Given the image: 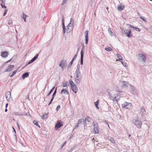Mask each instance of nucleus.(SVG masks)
<instances>
[{"mask_svg": "<svg viewBox=\"0 0 152 152\" xmlns=\"http://www.w3.org/2000/svg\"><path fill=\"white\" fill-rule=\"evenodd\" d=\"M75 74H76V77H74L75 83H79L81 81L82 78V75L80 70L76 69Z\"/></svg>", "mask_w": 152, "mask_h": 152, "instance_id": "f257e3e1", "label": "nucleus"}, {"mask_svg": "<svg viewBox=\"0 0 152 152\" xmlns=\"http://www.w3.org/2000/svg\"><path fill=\"white\" fill-rule=\"evenodd\" d=\"M132 121L134 124L138 128L141 127L142 123L141 121L137 118H134Z\"/></svg>", "mask_w": 152, "mask_h": 152, "instance_id": "f03ea898", "label": "nucleus"}, {"mask_svg": "<svg viewBox=\"0 0 152 152\" xmlns=\"http://www.w3.org/2000/svg\"><path fill=\"white\" fill-rule=\"evenodd\" d=\"M138 56L140 60L143 61V63H145L146 60V56L143 54H138Z\"/></svg>", "mask_w": 152, "mask_h": 152, "instance_id": "7ed1b4c3", "label": "nucleus"}, {"mask_svg": "<svg viewBox=\"0 0 152 152\" xmlns=\"http://www.w3.org/2000/svg\"><path fill=\"white\" fill-rule=\"evenodd\" d=\"M131 106V103H128L126 102H125L124 104L121 105V106L122 108H124L126 107V109L129 108Z\"/></svg>", "mask_w": 152, "mask_h": 152, "instance_id": "20e7f679", "label": "nucleus"}, {"mask_svg": "<svg viewBox=\"0 0 152 152\" xmlns=\"http://www.w3.org/2000/svg\"><path fill=\"white\" fill-rule=\"evenodd\" d=\"M82 46V48L81 51L80 64L81 65L83 64V49L84 48V44H83Z\"/></svg>", "mask_w": 152, "mask_h": 152, "instance_id": "39448f33", "label": "nucleus"}, {"mask_svg": "<svg viewBox=\"0 0 152 152\" xmlns=\"http://www.w3.org/2000/svg\"><path fill=\"white\" fill-rule=\"evenodd\" d=\"M62 23L63 29V34H65L66 32V27L64 25V16L63 15H62Z\"/></svg>", "mask_w": 152, "mask_h": 152, "instance_id": "423d86ee", "label": "nucleus"}, {"mask_svg": "<svg viewBox=\"0 0 152 152\" xmlns=\"http://www.w3.org/2000/svg\"><path fill=\"white\" fill-rule=\"evenodd\" d=\"M11 94V92L9 91H7L6 93L5 96L6 98L8 101H10Z\"/></svg>", "mask_w": 152, "mask_h": 152, "instance_id": "0eeeda50", "label": "nucleus"}, {"mask_svg": "<svg viewBox=\"0 0 152 152\" xmlns=\"http://www.w3.org/2000/svg\"><path fill=\"white\" fill-rule=\"evenodd\" d=\"M14 66L13 65H10L9 66L8 68L6 69L5 72H9L13 70Z\"/></svg>", "mask_w": 152, "mask_h": 152, "instance_id": "6e6552de", "label": "nucleus"}, {"mask_svg": "<svg viewBox=\"0 0 152 152\" xmlns=\"http://www.w3.org/2000/svg\"><path fill=\"white\" fill-rule=\"evenodd\" d=\"M63 124L61 122H58L56 124L55 128L56 129H58V128L61 127Z\"/></svg>", "mask_w": 152, "mask_h": 152, "instance_id": "1a4fd4ad", "label": "nucleus"}, {"mask_svg": "<svg viewBox=\"0 0 152 152\" xmlns=\"http://www.w3.org/2000/svg\"><path fill=\"white\" fill-rule=\"evenodd\" d=\"M61 63L62 64V68L63 70L67 66V63L66 61L62 60L61 61Z\"/></svg>", "mask_w": 152, "mask_h": 152, "instance_id": "9d476101", "label": "nucleus"}, {"mask_svg": "<svg viewBox=\"0 0 152 152\" xmlns=\"http://www.w3.org/2000/svg\"><path fill=\"white\" fill-rule=\"evenodd\" d=\"M71 89L75 93H76L77 91V88L75 84L71 86Z\"/></svg>", "mask_w": 152, "mask_h": 152, "instance_id": "9b49d317", "label": "nucleus"}, {"mask_svg": "<svg viewBox=\"0 0 152 152\" xmlns=\"http://www.w3.org/2000/svg\"><path fill=\"white\" fill-rule=\"evenodd\" d=\"M8 52L6 51L2 52L1 54V56L2 57H6L8 55Z\"/></svg>", "mask_w": 152, "mask_h": 152, "instance_id": "f8f14e48", "label": "nucleus"}, {"mask_svg": "<svg viewBox=\"0 0 152 152\" xmlns=\"http://www.w3.org/2000/svg\"><path fill=\"white\" fill-rule=\"evenodd\" d=\"M131 31L130 30H129V31H127V33L126 34V35L129 37H132V34H131Z\"/></svg>", "mask_w": 152, "mask_h": 152, "instance_id": "ddd939ff", "label": "nucleus"}, {"mask_svg": "<svg viewBox=\"0 0 152 152\" xmlns=\"http://www.w3.org/2000/svg\"><path fill=\"white\" fill-rule=\"evenodd\" d=\"M122 83L123 84V87L124 88H127L129 86V84H128L126 82L124 81H123L122 82Z\"/></svg>", "mask_w": 152, "mask_h": 152, "instance_id": "4468645a", "label": "nucleus"}, {"mask_svg": "<svg viewBox=\"0 0 152 152\" xmlns=\"http://www.w3.org/2000/svg\"><path fill=\"white\" fill-rule=\"evenodd\" d=\"M29 76V74L28 72H26L23 73L22 75V77L23 79H24L25 78L28 77Z\"/></svg>", "mask_w": 152, "mask_h": 152, "instance_id": "2eb2a0df", "label": "nucleus"}, {"mask_svg": "<svg viewBox=\"0 0 152 152\" xmlns=\"http://www.w3.org/2000/svg\"><path fill=\"white\" fill-rule=\"evenodd\" d=\"M68 90H66V89L65 90L64 89H62L61 91V94H62L64 93V94H69V92L68 91Z\"/></svg>", "mask_w": 152, "mask_h": 152, "instance_id": "dca6fc26", "label": "nucleus"}, {"mask_svg": "<svg viewBox=\"0 0 152 152\" xmlns=\"http://www.w3.org/2000/svg\"><path fill=\"white\" fill-rule=\"evenodd\" d=\"M120 98V96L118 95H115V96L114 98V101H116L117 102L119 100Z\"/></svg>", "mask_w": 152, "mask_h": 152, "instance_id": "f3484780", "label": "nucleus"}, {"mask_svg": "<svg viewBox=\"0 0 152 152\" xmlns=\"http://www.w3.org/2000/svg\"><path fill=\"white\" fill-rule=\"evenodd\" d=\"M145 113V110L144 108L142 107L140 109V113L143 116L144 115Z\"/></svg>", "mask_w": 152, "mask_h": 152, "instance_id": "a211bd4d", "label": "nucleus"}, {"mask_svg": "<svg viewBox=\"0 0 152 152\" xmlns=\"http://www.w3.org/2000/svg\"><path fill=\"white\" fill-rule=\"evenodd\" d=\"M129 87L131 91H134L135 90V88L134 86L130 84H129Z\"/></svg>", "mask_w": 152, "mask_h": 152, "instance_id": "6ab92c4d", "label": "nucleus"}, {"mask_svg": "<svg viewBox=\"0 0 152 152\" xmlns=\"http://www.w3.org/2000/svg\"><path fill=\"white\" fill-rule=\"evenodd\" d=\"M48 115L49 113L45 114L42 115L41 118L43 120L46 119L48 117Z\"/></svg>", "mask_w": 152, "mask_h": 152, "instance_id": "aec40b11", "label": "nucleus"}, {"mask_svg": "<svg viewBox=\"0 0 152 152\" xmlns=\"http://www.w3.org/2000/svg\"><path fill=\"white\" fill-rule=\"evenodd\" d=\"M84 121V119L82 118L79 119L77 121V123L79 125L80 124H83V122Z\"/></svg>", "mask_w": 152, "mask_h": 152, "instance_id": "412c9836", "label": "nucleus"}, {"mask_svg": "<svg viewBox=\"0 0 152 152\" xmlns=\"http://www.w3.org/2000/svg\"><path fill=\"white\" fill-rule=\"evenodd\" d=\"M107 139L109 140L111 142L113 143H114L115 142V141L114 140L113 138L111 137H108Z\"/></svg>", "mask_w": 152, "mask_h": 152, "instance_id": "4be33fe9", "label": "nucleus"}, {"mask_svg": "<svg viewBox=\"0 0 152 152\" xmlns=\"http://www.w3.org/2000/svg\"><path fill=\"white\" fill-rule=\"evenodd\" d=\"M72 30V28L69 27H68V26H67V28L66 30V32L67 33H69Z\"/></svg>", "mask_w": 152, "mask_h": 152, "instance_id": "5701e85b", "label": "nucleus"}, {"mask_svg": "<svg viewBox=\"0 0 152 152\" xmlns=\"http://www.w3.org/2000/svg\"><path fill=\"white\" fill-rule=\"evenodd\" d=\"M118 58V60L119 61L122 60L123 58L121 55L119 53H117L116 54Z\"/></svg>", "mask_w": 152, "mask_h": 152, "instance_id": "b1692460", "label": "nucleus"}, {"mask_svg": "<svg viewBox=\"0 0 152 152\" xmlns=\"http://www.w3.org/2000/svg\"><path fill=\"white\" fill-rule=\"evenodd\" d=\"M39 55L38 54H36V55L31 59L33 62H34L38 58Z\"/></svg>", "mask_w": 152, "mask_h": 152, "instance_id": "393cba45", "label": "nucleus"}, {"mask_svg": "<svg viewBox=\"0 0 152 152\" xmlns=\"http://www.w3.org/2000/svg\"><path fill=\"white\" fill-rule=\"evenodd\" d=\"M94 132H95V133L96 134H98L99 133V130H98V127H95V128H94Z\"/></svg>", "mask_w": 152, "mask_h": 152, "instance_id": "a878e982", "label": "nucleus"}, {"mask_svg": "<svg viewBox=\"0 0 152 152\" xmlns=\"http://www.w3.org/2000/svg\"><path fill=\"white\" fill-rule=\"evenodd\" d=\"M26 14H25L24 13H23L22 18L24 20V21L25 22H26Z\"/></svg>", "mask_w": 152, "mask_h": 152, "instance_id": "bb28decb", "label": "nucleus"}, {"mask_svg": "<svg viewBox=\"0 0 152 152\" xmlns=\"http://www.w3.org/2000/svg\"><path fill=\"white\" fill-rule=\"evenodd\" d=\"M105 50L107 51H112V48L110 47L106 48L105 49Z\"/></svg>", "mask_w": 152, "mask_h": 152, "instance_id": "cd10ccee", "label": "nucleus"}, {"mask_svg": "<svg viewBox=\"0 0 152 152\" xmlns=\"http://www.w3.org/2000/svg\"><path fill=\"white\" fill-rule=\"evenodd\" d=\"M99 103V102L98 100L97 101L95 102L94 103L95 106H96V107L98 109H99V107H98Z\"/></svg>", "mask_w": 152, "mask_h": 152, "instance_id": "c85d7f7f", "label": "nucleus"}, {"mask_svg": "<svg viewBox=\"0 0 152 152\" xmlns=\"http://www.w3.org/2000/svg\"><path fill=\"white\" fill-rule=\"evenodd\" d=\"M85 37H88V31L86 30L85 32Z\"/></svg>", "mask_w": 152, "mask_h": 152, "instance_id": "c756f323", "label": "nucleus"}, {"mask_svg": "<svg viewBox=\"0 0 152 152\" xmlns=\"http://www.w3.org/2000/svg\"><path fill=\"white\" fill-rule=\"evenodd\" d=\"M124 6L122 7V6H120L118 7V9L119 10H122L124 9Z\"/></svg>", "mask_w": 152, "mask_h": 152, "instance_id": "7c9ffc66", "label": "nucleus"}, {"mask_svg": "<svg viewBox=\"0 0 152 152\" xmlns=\"http://www.w3.org/2000/svg\"><path fill=\"white\" fill-rule=\"evenodd\" d=\"M33 123L34 124L36 125V126H38V127L40 128V126L39 124H38L37 122L36 121H33Z\"/></svg>", "mask_w": 152, "mask_h": 152, "instance_id": "2f4dec72", "label": "nucleus"}, {"mask_svg": "<svg viewBox=\"0 0 152 152\" xmlns=\"http://www.w3.org/2000/svg\"><path fill=\"white\" fill-rule=\"evenodd\" d=\"M73 23H69L68 25V26L70 27L72 29H73Z\"/></svg>", "mask_w": 152, "mask_h": 152, "instance_id": "473e14b6", "label": "nucleus"}, {"mask_svg": "<svg viewBox=\"0 0 152 152\" xmlns=\"http://www.w3.org/2000/svg\"><path fill=\"white\" fill-rule=\"evenodd\" d=\"M108 31L109 33H110V34L112 36L114 34L113 32L111 31V29L110 28H108Z\"/></svg>", "mask_w": 152, "mask_h": 152, "instance_id": "72a5a7b5", "label": "nucleus"}, {"mask_svg": "<svg viewBox=\"0 0 152 152\" xmlns=\"http://www.w3.org/2000/svg\"><path fill=\"white\" fill-rule=\"evenodd\" d=\"M85 120H86V121H88L90 122L91 120V119L90 118L88 117H87L85 118Z\"/></svg>", "mask_w": 152, "mask_h": 152, "instance_id": "f704fd0d", "label": "nucleus"}, {"mask_svg": "<svg viewBox=\"0 0 152 152\" xmlns=\"http://www.w3.org/2000/svg\"><path fill=\"white\" fill-rule=\"evenodd\" d=\"M69 83L71 86H72L73 85L75 84L71 80H69Z\"/></svg>", "mask_w": 152, "mask_h": 152, "instance_id": "c9c22d12", "label": "nucleus"}, {"mask_svg": "<svg viewBox=\"0 0 152 152\" xmlns=\"http://www.w3.org/2000/svg\"><path fill=\"white\" fill-rule=\"evenodd\" d=\"M14 115H23V114H19L18 112H15L14 113Z\"/></svg>", "mask_w": 152, "mask_h": 152, "instance_id": "e433bc0d", "label": "nucleus"}, {"mask_svg": "<svg viewBox=\"0 0 152 152\" xmlns=\"http://www.w3.org/2000/svg\"><path fill=\"white\" fill-rule=\"evenodd\" d=\"M77 54H76L73 57L72 59V60L74 61L75 59H76V58L77 57Z\"/></svg>", "mask_w": 152, "mask_h": 152, "instance_id": "4c0bfd02", "label": "nucleus"}, {"mask_svg": "<svg viewBox=\"0 0 152 152\" xmlns=\"http://www.w3.org/2000/svg\"><path fill=\"white\" fill-rule=\"evenodd\" d=\"M85 44H87L88 42V37H85Z\"/></svg>", "mask_w": 152, "mask_h": 152, "instance_id": "58836bf2", "label": "nucleus"}, {"mask_svg": "<svg viewBox=\"0 0 152 152\" xmlns=\"http://www.w3.org/2000/svg\"><path fill=\"white\" fill-rule=\"evenodd\" d=\"M57 91V88H56L55 90L54 91V92L52 96L54 97V96L56 95Z\"/></svg>", "mask_w": 152, "mask_h": 152, "instance_id": "ea45409f", "label": "nucleus"}, {"mask_svg": "<svg viewBox=\"0 0 152 152\" xmlns=\"http://www.w3.org/2000/svg\"><path fill=\"white\" fill-rule=\"evenodd\" d=\"M134 29V30H136V31H140V30L137 27H133V28H132Z\"/></svg>", "mask_w": 152, "mask_h": 152, "instance_id": "a19ab883", "label": "nucleus"}, {"mask_svg": "<svg viewBox=\"0 0 152 152\" xmlns=\"http://www.w3.org/2000/svg\"><path fill=\"white\" fill-rule=\"evenodd\" d=\"M67 83L66 82H65L63 85V87H67Z\"/></svg>", "mask_w": 152, "mask_h": 152, "instance_id": "79ce46f5", "label": "nucleus"}, {"mask_svg": "<svg viewBox=\"0 0 152 152\" xmlns=\"http://www.w3.org/2000/svg\"><path fill=\"white\" fill-rule=\"evenodd\" d=\"M140 18L142 19V20L144 21L145 22H147V21L144 19V17H142V16H140Z\"/></svg>", "mask_w": 152, "mask_h": 152, "instance_id": "37998d69", "label": "nucleus"}, {"mask_svg": "<svg viewBox=\"0 0 152 152\" xmlns=\"http://www.w3.org/2000/svg\"><path fill=\"white\" fill-rule=\"evenodd\" d=\"M73 61H72V60H71V61H70L69 64L68 65V66L69 67L71 66L72 65V64H73Z\"/></svg>", "mask_w": 152, "mask_h": 152, "instance_id": "c03bdc74", "label": "nucleus"}, {"mask_svg": "<svg viewBox=\"0 0 152 152\" xmlns=\"http://www.w3.org/2000/svg\"><path fill=\"white\" fill-rule=\"evenodd\" d=\"M121 63L122 64H123V66H124L125 67L126 66L127 64L126 63L122 61H121Z\"/></svg>", "mask_w": 152, "mask_h": 152, "instance_id": "a18cd8bd", "label": "nucleus"}, {"mask_svg": "<svg viewBox=\"0 0 152 152\" xmlns=\"http://www.w3.org/2000/svg\"><path fill=\"white\" fill-rule=\"evenodd\" d=\"M60 108V105H58L57 106V107L56 108V110L57 111H58L59 110Z\"/></svg>", "mask_w": 152, "mask_h": 152, "instance_id": "49530a36", "label": "nucleus"}, {"mask_svg": "<svg viewBox=\"0 0 152 152\" xmlns=\"http://www.w3.org/2000/svg\"><path fill=\"white\" fill-rule=\"evenodd\" d=\"M54 97L52 96V99H51L50 101L49 104H48V105H50L51 104V102H52L53 100V99H54Z\"/></svg>", "mask_w": 152, "mask_h": 152, "instance_id": "de8ad7c7", "label": "nucleus"}, {"mask_svg": "<svg viewBox=\"0 0 152 152\" xmlns=\"http://www.w3.org/2000/svg\"><path fill=\"white\" fill-rule=\"evenodd\" d=\"M79 127V125L77 123L74 126V130L75 129H76L77 128H78Z\"/></svg>", "mask_w": 152, "mask_h": 152, "instance_id": "09e8293b", "label": "nucleus"}, {"mask_svg": "<svg viewBox=\"0 0 152 152\" xmlns=\"http://www.w3.org/2000/svg\"><path fill=\"white\" fill-rule=\"evenodd\" d=\"M17 71H18L17 69H16L15 71H13L12 72V74L14 75L17 72Z\"/></svg>", "mask_w": 152, "mask_h": 152, "instance_id": "8fccbe9b", "label": "nucleus"}, {"mask_svg": "<svg viewBox=\"0 0 152 152\" xmlns=\"http://www.w3.org/2000/svg\"><path fill=\"white\" fill-rule=\"evenodd\" d=\"M1 5L2 7V8H7V7L6 6H5V5H3L2 4V3H1Z\"/></svg>", "mask_w": 152, "mask_h": 152, "instance_id": "3c124183", "label": "nucleus"}, {"mask_svg": "<svg viewBox=\"0 0 152 152\" xmlns=\"http://www.w3.org/2000/svg\"><path fill=\"white\" fill-rule=\"evenodd\" d=\"M127 31H129V30L125 29L123 30L124 32L126 34L127 33Z\"/></svg>", "mask_w": 152, "mask_h": 152, "instance_id": "603ef678", "label": "nucleus"}, {"mask_svg": "<svg viewBox=\"0 0 152 152\" xmlns=\"http://www.w3.org/2000/svg\"><path fill=\"white\" fill-rule=\"evenodd\" d=\"M33 62H33V61H32V60L31 59V60L29 62H28V63L27 64H26V66L27 65H28V64H31V63H33Z\"/></svg>", "mask_w": 152, "mask_h": 152, "instance_id": "864d4df0", "label": "nucleus"}, {"mask_svg": "<svg viewBox=\"0 0 152 152\" xmlns=\"http://www.w3.org/2000/svg\"><path fill=\"white\" fill-rule=\"evenodd\" d=\"M52 91H50L48 94L47 95V97L49 95L52 93Z\"/></svg>", "mask_w": 152, "mask_h": 152, "instance_id": "5fc2aeb1", "label": "nucleus"}, {"mask_svg": "<svg viewBox=\"0 0 152 152\" xmlns=\"http://www.w3.org/2000/svg\"><path fill=\"white\" fill-rule=\"evenodd\" d=\"M7 10H4V14H3V16H5L6 15V14H7Z\"/></svg>", "mask_w": 152, "mask_h": 152, "instance_id": "6e6d98bb", "label": "nucleus"}, {"mask_svg": "<svg viewBox=\"0 0 152 152\" xmlns=\"http://www.w3.org/2000/svg\"><path fill=\"white\" fill-rule=\"evenodd\" d=\"M66 141H65L64 143L62 144V145H61V148H62L64 146V145L66 144Z\"/></svg>", "mask_w": 152, "mask_h": 152, "instance_id": "4d7b16f0", "label": "nucleus"}, {"mask_svg": "<svg viewBox=\"0 0 152 152\" xmlns=\"http://www.w3.org/2000/svg\"><path fill=\"white\" fill-rule=\"evenodd\" d=\"M77 69H80V65L79 64H78L77 66Z\"/></svg>", "mask_w": 152, "mask_h": 152, "instance_id": "13d9d810", "label": "nucleus"}, {"mask_svg": "<svg viewBox=\"0 0 152 152\" xmlns=\"http://www.w3.org/2000/svg\"><path fill=\"white\" fill-rule=\"evenodd\" d=\"M94 128L97 127V124H93Z\"/></svg>", "mask_w": 152, "mask_h": 152, "instance_id": "bf43d9fd", "label": "nucleus"}, {"mask_svg": "<svg viewBox=\"0 0 152 152\" xmlns=\"http://www.w3.org/2000/svg\"><path fill=\"white\" fill-rule=\"evenodd\" d=\"M0 1H1L2 3L4 4L5 2V0H0Z\"/></svg>", "mask_w": 152, "mask_h": 152, "instance_id": "052dcab7", "label": "nucleus"}, {"mask_svg": "<svg viewBox=\"0 0 152 152\" xmlns=\"http://www.w3.org/2000/svg\"><path fill=\"white\" fill-rule=\"evenodd\" d=\"M12 23L11 21H10V20H9L8 21V24H9V25H11Z\"/></svg>", "mask_w": 152, "mask_h": 152, "instance_id": "680f3d73", "label": "nucleus"}, {"mask_svg": "<svg viewBox=\"0 0 152 152\" xmlns=\"http://www.w3.org/2000/svg\"><path fill=\"white\" fill-rule=\"evenodd\" d=\"M74 20L72 18H71L70 19V23H73Z\"/></svg>", "mask_w": 152, "mask_h": 152, "instance_id": "e2e57ef3", "label": "nucleus"}, {"mask_svg": "<svg viewBox=\"0 0 152 152\" xmlns=\"http://www.w3.org/2000/svg\"><path fill=\"white\" fill-rule=\"evenodd\" d=\"M128 26H129V28H133V26L132 25H131L128 24Z\"/></svg>", "mask_w": 152, "mask_h": 152, "instance_id": "0e129e2a", "label": "nucleus"}, {"mask_svg": "<svg viewBox=\"0 0 152 152\" xmlns=\"http://www.w3.org/2000/svg\"><path fill=\"white\" fill-rule=\"evenodd\" d=\"M59 66L61 67V68H62V64L61 63V61L60 63L59 64Z\"/></svg>", "mask_w": 152, "mask_h": 152, "instance_id": "69168bd1", "label": "nucleus"}, {"mask_svg": "<svg viewBox=\"0 0 152 152\" xmlns=\"http://www.w3.org/2000/svg\"><path fill=\"white\" fill-rule=\"evenodd\" d=\"M104 124H105L107 125V126L109 127L110 128L109 124H108L107 122H106L105 121L104 122Z\"/></svg>", "mask_w": 152, "mask_h": 152, "instance_id": "338daca9", "label": "nucleus"}, {"mask_svg": "<svg viewBox=\"0 0 152 152\" xmlns=\"http://www.w3.org/2000/svg\"><path fill=\"white\" fill-rule=\"evenodd\" d=\"M74 149V147L71 148L70 150V151L71 152Z\"/></svg>", "mask_w": 152, "mask_h": 152, "instance_id": "774afa93", "label": "nucleus"}]
</instances>
